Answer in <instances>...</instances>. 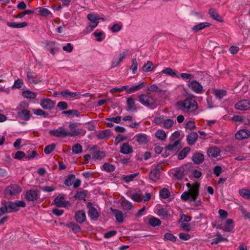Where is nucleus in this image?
<instances>
[{
    "label": "nucleus",
    "mask_w": 250,
    "mask_h": 250,
    "mask_svg": "<svg viewBox=\"0 0 250 250\" xmlns=\"http://www.w3.org/2000/svg\"><path fill=\"white\" fill-rule=\"evenodd\" d=\"M177 108L185 113L194 112L198 108V104L194 98L188 97L184 100H180L176 103Z\"/></svg>",
    "instance_id": "obj_1"
},
{
    "label": "nucleus",
    "mask_w": 250,
    "mask_h": 250,
    "mask_svg": "<svg viewBox=\"0 0 250 250\" xmlns=\"http://www.w3.org/2000/svg\"><path fill=\"white\" fill-rule=\"evenodd\" d=\"M187 186L189 188V191L188 192L185 191L182 194L181 199L190 202L195 201L199 195V186L197 185L191 186L189 183H188Z\"/></svg>",
    "instance_id": "obj_2"
},
{
    "label": "nucleus",
    "mask_w": 250,
    "mask_h": 250,
    "mask_svg": "<svg viewBox=\"0 0 250 250\" xmlns=\"http://www.w3.org/2000/svg\"><path fill=\"white\" fill-rule=\"evenodd\" d=\"M138 99L142 104L149 108L154 109L157 106V99L149 93L140 95Z\"/></svg>",
    "instance_id": "obj_3"
},
{
    "label": "nucleus",
    "mask_w": 250,
    "mask_h": 250,
    "mask_svg": "<svg viewBox=\"0 0 250 250\" xmlns=\"http://www.w3.org/2000/svg\"><path fill=\"white\" fill-rule=\"evenodd\" d=\"M29 104L26 102H21L17 107V115L25 121H28L31 117L30 111L27 110Z\"/></svg>",
    "instance_id": "obj_4"
},
{
    "label": "nucleus",
    "mask_w": 250,
    "mask_h": 250,
    "mask_svg": "<svg viewBox=\"0 0 250 250\" xmlns=\"http://www.w3.org/2000/svg\"><path fill=\"white\" fill-rule=\"evenodd\" d=\"M4 207L7 210V212L11 213L18 211L20 208H24L26 203L23 201L17 200L14 202L9 201L4 205Z\"/></svg>",
    "instance_id": "obj_5"
},
{
    "label": "nucleus",
    "mask_w": 250,
    "mask_h": 250,
    "mask_svg": "<svg viewBox=\"0 0 250 250\" xmlns=\"http://www.w3.org/2000/svg\"><path fill=\"white\" fill-rule=\"evenodd\" d=\"M78 123L71 122L69 124L68 128L69 131L67 130V135L69 137H75L79 136L81 134L82 135H85L86 130L83 129H79L78 128Z\"/></svg>",
    "instance_id": "obj_6"
},
{
    "label": "nucleus",
    "mask_w": 250,
    "mask_h": 250,
    "mask_svg": "<svg viewBox=\"0 0 250 250\" xmlns=\"http://www.w3.org/2000/svg\"><path fill=\"white\" fill-rule=\"evenodd\" d=\"M64 194H60L54 200L55 205L58 207H62L67 208L71 207L72 204L71 203L68 201L64 200Z\"/></svg>",
    "instance_id": "obj_7"
},
{
    "label": "nucleus",
    "mask_w": 250,
    "mask_h": 250,
    "mask_svg": "<svg viewBox=\"0 0 250 250\" xmlns=\"http://www.w3.org/2000/svg\"><path fill=\"white\" fill-rule=\"evenodd\" d=\"M49 134L51 136L59 138H65L68 136L67 130L63 126H60L56 129L50 130Z\"/></svg>",
    "instance_id": "obj_8"
},
{
    "label": "nucleus",
    "mask_w": 250,
    "mask_h": 250,
    "mask_svg": "<svg viewBox=\"0 0 250 250\" xmlns=\"http://www.w3.org/2000/svg\"><path fill=\"white\" fill-rule=\"evenodd\" d=\"M188 86L195 93L201 94L204 91L202 84L196 80L189 81Z\"/></svg>",
    "instance_id": "obj_9"
},
{
    "label": "nucleus",
    "mask_w": 250,
    "mask_h": 250,
    "mask_svg": "<svg viewBox=\"0 0 250 250\" xmlns=\"http://www.w3.org/2000/svg\"><path fill=\"white\" fill-rule=\"evenodd\" d=\"M21 191L20 187L17 185H12L8 186L5 190L6 196L11 197L19 194Z\"/></svg>",
    "instance_id": "obj_10"
},
{
    "label": "nucleus",
    "mask_w": 250,
    "mask_h": 250,
    "mask_svg": "<svg viewBox=\"0 0 250 250\" xmlns=\"http://www.w3.org/2000/svg\"><path fill=\"white\" fill-rule=\"evenodd\" d=\"M55 102L49 98H44L41 100L40 105L44 109L51 110L55 105Z\"/></svg>",
    "instance_id": "obj_11"
},
{
    "label": "nucleus",
    "mask_w": 250,
    "mask_h": 250,
    "mask_svg": "<svg viewBox=\"0 0 250 250\" xmlns=\"http://www.w3.org/2000/svg\"><path fill=\"white\" fill-rule=\"evenodd\" d=\"M235 108L239 110H247L250 108V101L248 100H241L235 104Z\"/></svg>",
    "instance_id": "obj_12"
},
{
    "label": "nucleus",
    "mask_w": 250,
    "mask_h": 250,
    "mask_svg": "<svg viewBox=\"0 0 250 250\" xmlns=\"http://www.w3.org/2000/svg\"><path fill=\"white\" fill-rule=\"evenodd\" d=\"M250 136V131L247 129H241L237 132L235 137L237 140H243L248 138Z\"/></svg>",
    "instance_id": "obj_13"
},
{
    "label": "nucleus",
    "mask_w": 250,
    "mask_h": 250,
    "mask_svg": "<svg viewBox=\"0 0 250 250\" xmlns=\"http://www.w3.org/2000/svg\"><path fill=\"white\" fill-rule=\"evenodd\" d=\"M39 198L38 191L36 190H29L25 194V198L29 201H34Z\"/></svg>",
    "instance_id": "obj_14"
},
{
    "label": "nucleus",
    "mask_w": 250,
    "mask_h": 250,
    "mask_svg": "<svg viewBox=\"0 0 250 250\" xmlns=\"http://www.w3.org/2000/svg\"><path fill=\"white\" fill-rule=\"evenodd\" d=\"M126 51H124L119 54L118 57L115 56L113 59L111 64V67L114 68L117 66L121 62H122L125 57Z\"/></svg>",
    "instance_id": "obj_15"
},
{
    "label": "nucleus",
    "mask_w": 250,
    "mask_h": 250,
    "mask_svg": "<svg viewBox=\"0 0 250 250\" xmlns=\"http://www.w3.org/2000/svg\"><path fill=\"white\" fill-rule=\"evenodd\" d=\"M134 138L135 139V141L141 145L146 144L149 141L148 136L144 133L136 134L134 136Z\"/></svg>",
    "instance_id": "obj_16"
},
{
    "label": "nucleus",
    "mask_w": 250,
    "mask_h": 250,
    "mask_svg": "<svg viewBox=\"0 0 250 250\" xmlns=\"http://www.w3.org/2000/svg\"><path fill=\"white\" fill-rule=\"evenodd\" d=\"M74 218L78 223L82 224L86 220V215L83 210H80L76 211Z\"/></svg>",
    "instance_id": "obj_17"
},
{
    "label": "nucleus",
    "mask_w": 250,
    "mask_h": 250,
    "mask_svg": "<svg viewBox=\"0 0 250 250\" xmlns=\"http://www.w3.org/2000/svg\"><path fill=\"white\" fill-rule=\"evenodd\" d=\"M87 17L90 21L89 26H90L92 29L95 28L99 23L98 20L100 19L99 17L92 14L87 15Z\"/></svg>",
    "instance_id": "obj_18"
},
{
    "label": "nucleus",
    "mask_w": 250,
    "mask_h": 250,
    "mask_svg": "<svg viewBox=\"0 0 250 250\" xmlns=\"http://www.w3.org/2000/svg\"><path fill=\"white\" fill-rule=\"evenodd\" d=\"M205 159L203 154L200 152H195L192 157V160L195 164H200L202 163Z\"/></svg>",
    "instance_id": "obj_19"
},
{
    "label": "nucleus",
    "mask_w": 250,
    "mask_h": 250,
    "mask_svg": "<svg viewBox=\"0 0 250 250\" xmlns=\"http://www.w3.org/2000/svg\"><path fill=\"white\" fill-rule=\"evenodd\" d=\"M133 147L127 143H124L120 150V152L124 154H129L133 152Z\"/></svg>",
    "instance_id": "obj_20"
},
{
    "label": "nucleus",
    "mask_w": 250,
    "mask_h": 250,
    "mask_svg": "<svg viewBox=\"0 0 250 250\" xmlns=\"http://www.w3.org/2000/svg\"><path fill=\"white\" fill-rule=\"evenodd\" d=\"M27 78L28 83H30L37 84L41 80L38 79L35 73L33 72L28 71L27 72Z\"/></svg>",
    "instance_id": "obj_21"
},
{
    "label": "nucleus",
    "mask_w": 250,
    "mask_h": 250,
    "mask_svg": "<svg viewBox=\"0 0 250 250\" xmlns=\"http://www.w3.org/2000/svg\"><path fill=\"white\" fill-rule=\"evenodd\" d=\"M111 136V132L109 129H105L99 131L96 134V137L98 139H108Z\"/></svg>",
    "instance_id": "obj_22"
},
{
    "label": "nucleus",
    "mask_w": 250,
    "mask_h": 250,
    "mask_svg": "<svg viewBox=\"0 0 250 250\" xmlns=\"http://www.w3.org/2000/svg\"><path fill=\"white\" fill-rule=\"evenodd\" d=\"M198 138V134L195 132H191L187 137L188 145L192 146L194 145Z\"/></svg>",
    "instance_id": "obj_23"
},
{
    "label": "nucleus",
    "mask_w": 250,
    "mask_h": 250,
    "mask_svg": "<svg viewBox=\"0 0 250 250\" xmlns=\"http://www.w3.org/2000/svg\"><path fill=\"white\" fill-rule=\"evenodd\" d=\"M112 213L114 214L117 221L119 223H122L124 220V215L122 211L116 209H111Z\"/></svg>",
    "instance_id": "obj_24"
},
{
    "label": "nucleus",
    "mask_w": 250,
    "mask_h": 250,
    "mask_svg": "<svg viewBox=\"0 0 250 250\" xmlns=\"http://www.w3.org/2000/svg\"><path fill=\"white\" fill-rule=\"evenodd\" d=\"M220 153V150L216 146L211 147L208 150V156L212 158L217 157L219 155Z\"/></svg>",
    "instance_id": "obj_25"
},
{
    "label": "nucleus",
    "mask_w": 250,
    "mask_h": 250,
    "mask_svg": "<svg viewBox=\"0 0 250 250\" xmlns=\"http://www.w3.org/2000/svg\"><path fill=\"white\" fill-rule=\"evenodd\" d=\"M234 227V225L233 220L231 219H229L226 221L222 229L224 231L230 232L233 229Z\"/></svg>",
    "instance_id": "obj_26"
},
{
    "label": "nucleus",
    "mask_w": 250,
    "mask_h": 250,
    "mask_svg": "<svg viewBox=\"0 0 250 250\" xmlns=\"http://www.w3.org/2000/svg\"><path fill=\"white\" fill-rule=\"evenodd\" d=\"M210 25V24L208 22H201L197 25L194 26L192 29L191 31L193 32H197L199 31H200L206 27H208Z\"/></svg>",
    "instance_id": "obj_27"
},
{
    "label": "nucleus",
    "mask_w": 250,
    "mask_h": 250,
    "mask_svg": "<svg viewBox=\"0 0 250 250\" xmlns=\"http://www.w3.org/2000/svg\"><path fill=\"white\" fill-rule=\"evenodd\" d=\"M127 111H135L136 110V106L134 100L132 97H129L126 100Z\"/></svg>",
    "instance_id": "obj_28"
},
{
    "label": "nucleus",
    "mask_w": 250,
    "mask_h": 250,
    "mask_svg": "<svg viewBox=\"0 0 250 250\" xmlns=\"http://www.w3.org/2000/svg\"><path fill=\"white\" fill-rule=\"evenodd\" d=\"M6 25L11 28H23L28 25V23L27 22H23L21 23H17L15 22H9L7 21L6 22Z\"/></svg>",
    "instance_id": "obj_29"
},
{
    "label": "nucleus",
    "mask_w": 250,
    "mask_h": 250,
    "mask_svg": "<svg viewBox=\"0 0 250 250\" xmlns=\"http://www.w3.org/2000/svg\"><path fill=\"white\" fill-rule=\"evenodd\" d=\"M88 216L92 220H97L99 214L96 208L94 207H90L88 210Z\"/></svg>",
    "instance_id": "obj_30"
},
{
    "label": "nucleus",
    "mask_w": 250,
    "mask_h": 250,
    "mask_svg": "<svg viewBox=\"0 0 250 250\" xmlns=\"http://www.w3.org/2000/svg\"><path fill=\"white\" fill-rule=\"evenodd\" d=\"M208 13L210 16L213 18V19L218 21L222 22L223 21L222 17L220 16V15L216 12L215 9L210 8L209 10Z\"/></svg>",
    "instance_id": "obj_31"
},
{
    "label": "nucleus",
    "mask_w": 250,
    "mask_h": 250,
    "mask_svg": "<svg viewBox=\"0 0 250 250\" xmlns=\"http://www.w3.org/2000/svg\"><path fill=\"white\" fill-rule=\"evenodd\" d=\"M160 176V171L158 167L155 168L151 171L149 173V178L153 181H156Z\"/></svg>",
    "instance_id": "obj_32"
},
{
    "label": "nucleus",
    "mask_w": 250,
    "mask_h": 250,
    "mask_svg": "<svg viewBox=\"0 0 250 250\" xmlns=\"http://www.w3.org/2000/svg\"><path fill=\"white\" fill-rule=\"evenodd\" d=\"M60 94L64 98H68L76 97L79 94V93L77 92H72L68 90H65L61 91L60 92Z\"/></svg>",
    "instance_id": "obj_33"
},
{
    "label": "nucleus",
    "mask_w": 250,
    "mask_h": 250,
    "mask_svg": "<svg viewBox=\"0 0 250 250\" xmlns=\"http://www.w3.org/2000/svg\"><path fill=\"white\" fill-rule=\"evenodd\" d=\"M146 83L144 82H143L142 83H140L139 84L133 86L132 87L129 88V89H127L126 90V92L127 93H131L137 91L139 90L144 87Z\"/></svg>",
    "instance_id": "obj_34"
},
{
    "label": "nucleus",
    "mask_w": 250,
    "mask_h": 250,
    "mask_svg": "<svg viewBox=\"0 0 250 250\" xmlns=\"http://www.w3.org/2000/svg\"><path fill=\"white\" fill-rule=\"evenodd\" d=\"M66 226L73 231L74 233H78L81 231L80 227L74 222H70L66 225Z\"/></svg>",
    "instance_id": "obj_35"
},
{
    "label": "nucleus",
    "mask_w": 250,
    "mask_h": 250,
    "mask_svg": "<svg viewBox=\"0 0 250 250\" xmlns=\"http://www.w3.org/2000/svg\"><path fill=\"white\" fill-rule=\"evenodd\" d=\"M213 93L216 98L221 99L226 95L227 91L223 89H214Z\"/></svg>",
    "instance_id": "obj_36"
},
{
    "label": "nucleus",
    "mask_w": 250,
    "mask_h": 250,
    "mask_svg": "<svg viewBox=\"0 0 250 250\" xmlns=\"http://www.w3.org/2000/svg\"><path fill=\"white\" fill-rule=\"evenodd\" d=\"M184 175V169L182 167H177L174 170V176L178 179H182Z\"/></svg>",
    "instance_id": "obj_37"
},
{
    "label": "nucleus",
    "mask_w": 250,
    "mask_h": 250,
    "mask_svg": "<svg viewBox=\"0 0 250 250\" xmlns=\"http://www.w3.org/2000/svg\"><path fill=\"white\" fill-rule=\"evenodd\" d=\"M148 224L151 226L155 227L160 226L161 224V221L158 218H157L155 217H152L149 219Z\"/></svg>",
    "instance_id": "obj_38"
},
{
    "label": "nucleus",
    "mask_w": 250,
    "mask_h": 250,
    "mask_svg": "<svg viewBox=\"0 0 250 250\" xmlns=\"http://www.w3.org/2000/svg\"><path fill=\"white\" fill-rule=\"evenodd\" d=\"M190 148L189 147H185L178 154V158L179 160L183 159L190 152Z\"/></svg>",
    "instance_id": "obj_39"
},
{
    "label": "nucleus",
    "mask_w": 250,
    "mask_h": 250,
    "mask_svg": "<svg viewBox=\"0 0 250 250\" xmlns=\"http://www.w3.org/2000/svg\"><path fill=\"white\" fill-rule=\"evenodd\" d=\"M161 72L163 74L170 76L173 77H179L176 73L173 70V69L170 67L166 68V69L163 70Z\"/></svg>",
    "instance_id": "obj_40"
},
{
    "label": "nucleus",
    "mask_w": 250,
    "mask_h": 250,
    "mask_svg": "<svg viewBox=\"0 0 250 250\" xmlns=\"http://www.w3.org/2000/svg\"><path fill=\"white\" fill-rule=\"evenodd\" d=\"M170 193L167 188H162L159 192L160 197L163 199H167L170 196Z\"/></svg>",
    "instance_id": "obj_41"
},
{
    "label": "nucleus",
    "mask_w": 250,
    "mask_h": 250,
    "mask_svg": "<svg viewBox=\"0 0 250 250\" xmlns=\"http://www.w3.org/2000/svg\"><path fill=\"white\" fill-rule=\"evenodd\" d=\"M38 9H39L38 14L41 16L47 17L52 14L50 11L47 8L40 7Z\"/></svg>",
    "instance_id": "obj_42"
},
{
    "label": "nucleus",
    "mask_w": 250,
    "mask_h": 250,
    "mask_svg": "<svg viewBox=\"0 0 250 250\" xmlns=\"http://www.w3.org/2000/svg\"><path fill=\"white\" fill-rule=\"evenodd\" d=\"M155 136L156 137L164 141L167 138V135L164 130L163 129H159L155 132Z\"/></svg>",
    "instance_id": "obj_43"
},
{
    "label": "nucleus",
    "mask_w": 250,
    "mask_h": 250,
    "mask_svg": "<svg viewBox=\"0 0 250 250\" xmlns=\"http://www.w3.org/2000/svg\"><path fill=\"white\" fill-rule=\"evenodd\" d=\"M153 63L149 61H148L142 67L143 71L145 72H150L153 70Z\"/></svg>",
    "instance_id": "obj_44"
},
{
    "label": "nucleus",
    "mask_w": 250,
    "mask_h": 250,
    "mask_svg": "<svg viewBox=\"0 0 250 250\" xmlns=\"http://www.w3.org/2000/svg\"><path fill=\"white\" fill-rule=\"evenodd\" d=\"M76 177L74 174H70L64 181V184L69 187L71 186L75 180Z\"/></svg>",
    "instance_id": "obj_45"
},
{
    "label": "nucleus",
    "mask_w": 250,
    "mask_h": 250,
    "mask_svg": "<svg viewBox=\"0 0 250 250\" xmlns=\"http://www.w3.org/2000/svg\"><path fill=\"white\" fill-rule=\"evenodd\" d=\"M179 140L175 141L173 144H169L166 147V149L169 151H176L177 146L179 144Z\"/></svg>",
    "instance_id": "obj_46"
},
{
    "label": "nucleus",
    "mask_w": 250,
    "mask_h": 250,
    "mask_svg": "<svg viewBox=\"0 0 250 250\" xmlns=\"http://www.w3.org/2000/svg\"><path fill=\"white\" fill-rule=\"evenodd\" d=\"M22 95L24 98L31 99H34L37 96L35 93L28 90L22 92Z\"/></svg>",
    "instance_id": "obj_47"
},
{
    "label": "nucleus",
    "mask_w": 250,
    "mask_h": 250,
    "mask_svg": "<svg viewBox=\"0 0 250 250\" xmlns=\"http://www.w3.org/2000/svg\"><path fill=\"white\" fill-rule=\"evenodd\" d=\"M239 194L244 198L250 199V190L243 188L239 191Z\"/></svg>",
    "instance_id": "obj_48"
},
{
    "label": "nucleus",
    "mask_w": 250,
    "mask_h": 250,
    "mask_svg": "<svg viewBox=\"0 0 250 250\" xmlns=\"http://www.w3.org/2000/svg\"><path fill=\"white\" fill-rule=\"evenodd\" d=\"M174 122L172 119H165V121L163 122V127L166 128V129H169L173 126V125H174Z\"/></svg>",
    "instance_id": "obj_49"
},
{
    "label": "nucleus",
    "mask_w": 250,
    "mask_h": 250,
    "mask_svg": "<svg viewBox=\"0 0 250 250\" xmlns=\"http://www.w3.org/2000/svg\"><path fill=\"white\" fill-rule=\"evenodd\" d=\"M103 168L105 171L108 172H112L115 169V167L114 165L108 163H106L104 164Z\"/></svg>",
    "instance_id": "obj_50"
},
{
    "label": "nucleus",
    "mask_w": 250,
    "mask_h": 250,
    "mask_svg": "<svg viewBox=\"0 0 250 250\" xmlns=\"http://www.w3.org/2000/svg\"><path fill=\"white\" fill-rule=\"evenodd\" d=\"M92 157L94 159L97 160L102 159L104 157L105 155L104 152L101 151H96L92 154Z\"/></svg>",
    "instance_id": "obj_51"
},
{
    "label": "nucleus",
    "mask_w": 250,
    "mask_h": 250,
    "mask_svg": "<svg viewBox=\"0 0 250 250\" xmlns=\"http://www.w3.org/2000/svg\"><path fill=\"white\" fill-rule=\"evenodd\" d=\"M72 150L74 154H79L82 152V146L80 144H76L73 146Z\"/></svg>",
    "instance_id": "obj_52"
},
{
    "label": "nucleus",
    "mask_w": 250,
    "mask_h": 250,
    "mask_svg": "<svg viewBox=\"0 0 250 250\" xmlns=\"http://www.w3.org/2000/svg\"><path fill=\"white\" fill-rule=\"evenodd\" d=\"M56 147L55 144H51L46 146L44 149V152L45 154H50Z\"/></svg>",
    "instance_id": "obj_53"
},
{
    "label": "nucleus",
    "mask_w": 250,
    "mask_h": 250,
    "mask_svg": "<svg viewBox=\"0 0 250 250\" xmlns=\"http://www.w3.org/2000/svg\"><path fill=\"white\" fill-rule=\"evenodd\" d=\"M33 113L36 115L42 116L44 117H48V113L43 111L41 109H33Z\"/></svg>",
    "instance_id": "obj_54"
},
{
    "label": "nucleus",
    "mask_w": 250,
    "mask_h": 250,
    "mask_svg": "<svg viewBox=\"0 0 250 250\" xmlns=\"http://www.w3.org/2000/svg\"><path fill=\"white\" fill-rule=\"evenodd\" d=\"M147 90L150 92H162L164 91L163 90L155 84L149 86Z\"/></svg>",
    "instance_id": "obj_55"
},
{
    "label": "nucleus",
    "mask_w": 250,
    "mask_h": 250,
    "mask_svg": "<svg viewBox=\"0 0 250 250\" xmlns=\"http://www.w3.org/2000/svg\"><path fill=\"white\" fill-rule=\"evenodd\" d=\"M86 196V194L83 191H77L74 197L75 199H79L80 200H85V198Z\"/></svg>",
    "instance_id": "obj_56"
},
{
    "label": "nucleus",
    "mask_w": 250,
    "mask_h": 250,
    "mask_svg": "<svg viewBox=\"0 0 250 250\" xmlns=\"http://www.w3.org/2000/svg\"><path fill=\"white\" fill-rule=\"evenodd\" d=\"M138 175V173L130 174L123 177L122 179L124 180L125 182L129 183L132 181Z\"/></svg>",
    "instance_id": "obj_57"
},
{
    "label": "nucleus",
    "mask_w": 250,
    "mask_h": 250,
    "mask_svg": "<svg viewBox=\"0 0 250 250\" xmlns=\"http://www.w3.org/2000/svg\"><path fill=\"white\" fill-rule=\"evenodd\" d=\"M121 205L123 208L126 210H129L132 208V204L127 201L122 202Z\"/></svg>",
    "instance_id": "obj_58"
},
{
    "label": "nucleus",
    "mask_w": 250,
    "mask_h": 250,
    "mask_svg": "<svg viewBox=\"0 0 250 250\" xmlns=\"http://www.w3.org/2000/svg\"><path fill=\"white\" fill-rule=\"evenodd\" d=\"M176 239V237L170 233H166L164 235V239L172 242H175Z\"/></svg>",
    "instance_id": "obj_59"
},
{
    "label": "nucleus",
    "mask_w": 250,
    "mask_h": 250,
    "mask_svg": "<svg viewBox=\"0 0 250 250\" xmlns=\"http://www.w3.org/2000/svg\"><path fill=\"white\" fill-rule=\"evenodd\" d=\"M62 114H66L68 116L73 114L76 116H78L80 115V112L76 110H69L63 111Z\"/></svg>",
    "instance_id": "obj_60"
},
{
    "label": "nucleus",
    "mask_w": 250,
    "mask_h": 250,
    "mask_svg": "<svg viewBox=\"0 0 250 250\" xmlns=\"http://www.w3.org/2000/svg\"><path fill=\"white\" fill-rule=\"evenodd\" d=\"M25 154L24 152L19 151L15 155L14 158L18 160H21L23 158L25 159Z\"/></svg>",
    "instance_id": "obj_61"
},
{
    "label": "nucleus",
    "mask_w": 250,
    "mask_h": 250,
    "mask_svg": "<svg viewBox=\"0 0 250 250\" xmlns=\"http://www.w3.org/2000/svg\"><path fill=\"white\" fill-rule=\"evenodd\" d=\"M23 85V80L21 79H18L15 81L13 87L20 89L22 86Z\"/></svg>",
    "instance_id": "obj_62"
},
{
    "label": "nucleus",
    "mask_w": 250,
    "mask_h": 250,
    "mask_svg": "<svg viewBox=\"0 0 250 250\" xmlns=\"http://www.w3.org/2000/svg\"><path fill=\"white\" fill-rule=\"evenodd\" d=\"M138 63L136 59L132 60V65L130 67V69L132 70L133 74H135L137 70Z\"/></svg>",
    "instance_id": "obj_63"
},
{
    "label": "nucleus",
    "mask_w": 250,
    "mask_h": 250,
    "mask_svg": "<svg viewBox=\"0 0 250 250\" xmlns=\"http://www.w3.org/2000/svg\"><path fill=\"white\" fill-rule=\"evenodd\" d=\"M241 213L244 215V217L248 219L250 221V212L248 211L243 207L240 208Z\"/></svg>",
    "instance_id": "obj_64"
}]
</instances>
